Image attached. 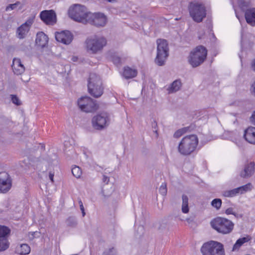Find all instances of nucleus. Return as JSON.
I'll list each match as a JSON object with an SVG mask.
<instances>
[{
	"mask_svg": "<svg viewBox=\"0 0 255 255\" xmlns=\"http://www.w3.org/2000/svg\"><path fill=\"white\" fill-rule=\"evenodd\" d=\"M11 186L9 175L6 172L0 173V191L5 193L8 191Z\"/></svg>",
	"mask_w": 255,
	"mask_h": 255,
	"instance_id": "2eb2a0df",
	"label": "nucleus"
},
{
	"mask_svg": "<svg viewBox=\"0 0 255 255\" xmlns=\"http://www.w3.org/2000/svg\"><path fill=\"white\" fill-rule=\"evenodd\" d=\"M225 214L229 215H234L236 217L238 218L239 215L235 212V210H234V209L232 208V207H230V208H229L228 209H227L226 210H225Z\"/></svg>",
	"mask_w": 255,
	"mask_h": 255,
	"instance_id": "e433bc0d",
	"label": "nucleus"
},
{
	"mask_svg": "<svg viewBox=\"0 0 255 255\" xmlns=\"http://www.w3.org/2000/svg\"><path fill=\"white\" fill-rule=\"evenodd\" d=\"M198 144V138L195 134H191L184 137L180 141L178 150L183 155H189L196 149Z\"/></svg>",
	"mask_w": 255,
	"mask_h": 255,
	"instance_id": "f257e3e1",
	"label": "nucleus"
},
{
	"mask_svg": "<svg viewBox=\"0 0 255 255\" xmlns=\"http://www.w3.org/2000/svg\"><path fill=\"white\" fill-rule=\"evenodd\" d=\"M201 251L203 255H225L223 245L216 241H210L204 243Z\"/></svg>",
	"mask_w": 255,
	"mask_h": 255,
	"instance_id": "1a4fd4ad",
	"label": "nucleus"
},
{
	"mask_svg": "<svg viewBox=\"0 0 255 255\" xmlns=\"http://www.w3.org/2000/svg\"><path fill=\"white\" fill-rule=\"evenodd\" d=\"M7 125H8L9 126H11L13 125V123L10 121H8Z\"/></svg>",
	"mask_w": 255,
	"mask_h": 255,
	"instance_id": "864d4df0",
	"label": "nucleus"
},
{
	"mask_svg": "<svg viewBox=\"0 0 255 255\" xmlns=\"http://www.w3.org/2000/svg\"><path fill=\"white\" fill-rule=\"evenodd\" d=\"M182 212L184 214H186L189 212L188 198L186 195H182Z\"/></svg>",
	"mask_w": 255,
	"mask_h": 255,
	"instance_id": "bb28decb",
	"label": "nucleus"
},
{
	"mask_svg": "<svg viewBox=\"0 0 255 255\" xmlns=\"http://www.w3.org/2000/svg\"><path fill=\"white\" fill-rule=\"evenodd\" d=\"M78 105L81 111L89 113L96 110L97 107L95 102L89 97H84L78 101Z\"/></svg>",
	"mask_w": 255,
	"mask_h": 255,
	"instance_id": "9b49d317",
	"label": "nucleus"
},
{
	"mask_svg": "<svg viewBox=\"0 0 255 255\" xmlns=\"http://www.w3.org/2000/svg\"><path fill=\"white\" fill-rule=\"evenodd\" d=\"M211 205L213 207L218 210L221 208L222 205V200L219 198L214 199L212 200Z\"/></svg>",
	"mask_w": 255,
	"mask_h": 255,
	"instance_id": "72a5a7b5",
	"label": "nucleus"
},
{
	"mask_svg": "<svg viewBox=\"0 0 255 255\" xmlns=\"http://www.w3.org/2000/svg\"><path fill=\"white\" fill-rule=\"evenodd\" d=\"M48 38L43 32H39L37 33L35 42L37 46L42 48L45 47L48 43Z\"/></svg>",
	"mask_w": 255,
	"mask_h": 255,
	"instance_id": "aec40b11",
	"label": "nucleus"
},
{
	"mask_svg": "<svg viewBox=\"0 0 255 255\" xmlns=\"http://www.w3.org/2000/svg\"><path fill=\"white\" fill-rule=\"evenodd\" d=\"M72 173L75 177L79 178L82 175V170L78 166H75L72 168Z\"/></svg>",
	"mask_w": 255,
	"mask_h": 255,
	"instance_id": "473e14b6",
	"label": "nucleus"
},
{
	"mask_svg": "<svg viewBox=\"0 0 255 255\" xmlns=\"http://www.w3.org/2000/svg\"><path fill=\"white\" fill-rule=\"evenodd\" d=\"M78 203L80 206L83 205V202L80 199L78 200Z\"/></svg>",
	"mask_w": 255,
	"mask_h": 255,
	"instance_id": "603ef678",
	"label": "nucleus"
},
{
	"mask_svg": "<svg viewBox=\"0 0 255 255\" xmlns=\"http://www.w3.org/2000/svg\"><path fill=\"white\" fill-rule=\"evenodd\" d=\"M253 188V185L249 183L245 185L237 188L238 194H243L247 192L251 191Z\"/></svg>",
	"mask_w": 255,
	"mask_h": 255,
	"instance_id": "cd10ccee",
	"label": "nucleus"
},
{
	"mask_svg": "<svg viewBox=\"0 0 255 255\" xmlns=\"http://www.w3.org/2000/svg\"><path fill=\"white\" fill-rule=\"evenodd\" d=\"M137 75V71L135 69H131L129 67L124 68L123 73V76L127 79L132 78Z\"/></svg>",
	"mask_w": 255,
	"mask_h": 255,
	"instance_id": "b1692460",
	"label": "nucleus"
},
{
	"mask_svg": "<svg viewBox=\"0 0 255 255\" xmlns=\"http://www.w3.org/2000/svg\"><path fill=\"white\" fill-rule=\"evenodd\" d=\"M10 230L4 226H0V238L7 239Z\"/></svg>",
	"mask_w": 255,
	"mask_h": 255,
	"instance_id": "c85d7f7f",
	"label": "nucleus"
},
{
	"mask_svg": "<svg viewBox=\"0 0 255 255\" xmlns=\"http://www.w3.org/2000/svg\"><path fill=\"white\" fill-rule=\"evenodd\" d=\"M247 22L252 26H255V8H248L245 12Z\"/></svg>",
	"mask_w": 255,
	"mask_h": 255,
	"instance_id": "412c9836",
	"label": "nucleus"
},
{
	"mask_svg": "<svg viewBox=\"0 0 255 255\" xmlns=\"http://www.w3.org/2000/svg\"><path fill=\"white\" fill-rule=\"evenodd\" d=\"M156 43L157 55L155 62L158 66H162L168 56V44L167 40L162 39H158Z\"/></svg>",
	"mask_w": 255,
	"mask_h": 255,
	"instance_id": "6e6552de",
	"label": "nucleus"
},
{
	"mask_svg": "<svg viewBox=\"0 0 255 255\" xmlns=\"http://www.w3.org/2000/svg\"><path fill=\"white\" fill-rule=\"evenodd\" d=\"M41 19L46 24L53 25L56 22V13L53 10H43L40 13Z\"/></svg>",
	"mask_w": 255,
	"mask_h": 255,
	"instance_id": "ddd939ff",
	"label": "nucleus"
},
{
	"mask_svg": "<svg viewBox=\"0 0 255 255\" xmlns=\"http://www.w3.org/2000/svg\"><path fill=\"white\" fill-rule=\"evenodd\" d=\"M67 225L69 226H74L76 225V221L75 219L70 217L67 220Z\"/></svg>",
	"mask_w": 255,
	"mask_h": 255,
	"instance_id": "a19ab883",
	"label": "nucleus"
},
{
	"mask_svg": "<svg viewBox=\"0 0 255 255\" xmlns=\"http://www.w3.org/2000/svg\"><path fill=\"white\" fill-rule=\"evenodd\" d=\"M54 173H53L52 172H50L49 173V175H48L49 178L52 182H54Z\"/></svg>",
	"mask_w": 255,
	"mask_h": 255,
	"instance_id": "49530a36",
	"label": "nucleus"
},
{
	"mask_svg": "<svg viewBox=\"0 0 255 255\" xmlns=\"http://www.w3.org/2000/svg\"><path fill=\"white\" fill-rule=\"evenodd\" d=\"M30 252V248L27 244H22L16 249V253L20 255H27Z\"/></svg>",
	"mask_w": 255,
	"mask_h": 255,
	"instance_id": "a878e982",
	"label": "nucleus"
},
{
	"mask_svg": "<svg viewBox=\"0 0 255 255\" xmlns=\"http://www.w3.org/2000/svg\"><path fill=\"white\" fill-rule=\"evenodd\" d=\"M108 2H115L116 1H117V0H106Z\"/></svg>",
	"mask_w": 255,
	"mask_h": 255,
	"instance_id": "5fc2aeb1",
	"label": "nucleus"
},
{
	"mask_svg": "<svg viewBox=\"0 0 255 255\" xmlns=\"http://www.w3.org/2000/svg\"><path fill=\"white\" fill-rule=\"evenodd\" d=\"M68 14L69 16L74 20L86 23L90 12L88 11L84 5L75 4L69 8Z\"/></svg>",
	"mask_w": 255,
	"mask_h": 255,
	"instance_id": "7ed1b4c3",
	"label": "nucleus"
},
{
	"mask_svg": "<svg viewBox=\"0 0 255 255\" xmlns=\"http://www.w3.org/2000/svg\"><path fill=\"white\" fill-rule=\"evenodd\" d=\"M254 170L255 164L251 162L245 165L244 170L240 173V176L243 178H248L253 175Z\"/></svg>",
	"mask_w": 255,
	"mask_h": 255,
	"instance_id": "6ab92c4d",
	"label": "nucleus"
},
{
	"mask_svg": "<svg viewBox=\"0 0 255 255\" xmlns=\"http://www.w3.org/2000/svg\"><path fill=\"white\" fill-rule=\"evenodd\" d=\"M211 225L214 229L222 234L230 233L234 227V223L231 220L220 217L212 220Z\"/></svg>",
	"mask_w": 255,
	"mask_h": 255,
	"instance_id": "20e7f679",
	"label": "nucleus"
},
{
	"mask_svg": "<svg viewBox=\"0 0 255 255\" xmlns=\"http://www.w3.org/2000/svg\"><path fill=\"white\" fill-rule=\"evenodd\" d=\"M244 137L249 143L255 144V127H249L244 131Z\"/></svg>",
	"mask_w": 255,
	"mask_h": 255,
	"instance_id": "a211bd4d",
	"label": "nucleus"
},
{
	"mask_svg": "<svg viewBox=\"0 0 255 255\" xmlns=\"http://www.w3.org/2000/svg\"><path fill=\"white\" fill-rule=\"evenodd\" d=\"M89 17L87 20V23H89L96 26H104L107 22V18L105 15L101 13H93L90 12Z\"/></svg>",
	"mask_w": 255,
	"mask_h": 255,
	"instance_id": "f8f14e48",
	"label": "nucleus"
},
{
	"mask_svg": "<svg viewBox=\"0 0 255 255\" xmlns=\"http://www.w3.org/2000/svg\"><path fill=\"white\" fill-rule=\"evenodd\" d=\"M9 246V243L8 239L0 238V252L6 250Z\"/></svg>",
	"mask_w": 255,
	"mask_h": 255,
	"instance_id": "7c9ffc66",
	"label": "nucleus"
},
{
	"mask_svg": "<svg viewBox=\"0 0 255 255\" xmlns=\"http://www.w3.org/2000/svg\"><path fill=\"white\" fill-rule=\"evenodd\" d=\"M107 43L105 37L95 35L87 38L85 41L86 48L89 53L96 54L102 51Z\"/></svg>",
	"mask_w": 255,
	"mask_h": 255,
	"instance_id": "f03ea898",
	"label": "nucleus"
},
{
	"mask_svg": "<svg viewBox=\"0 0 255 255\" xmlns=\"http://www.w3.org/2000/svg\"><path fill=\"white\" fill-rule=\"evenodd\" d=\"M138 229V230H140L141 232H142L143 230V227L142 226H139Z\"/></svg>",
	"mask_w": 255,
	"mask_h": 255,
	"instance_id": "6e6d98bb",
	"label": "nucleus"
},
{
	"mask_svg": "<svg viewBox=\"0 0 255 255\" xmlns=\"http://www.w3.org/2000/svg\"><path fill=\"white\" fill-rule=\"evenodd\" d=\"M188 127H185L177 130L174 134L175 138H179L183 134L185 133L188 130Z\"/></svg>",
	"mask_w": 255,
	"mask_h": 255,
	"instance_id": "2f4dec72",
	"label": "nucleus"
},
{
	"mask_svg": "<svg viewBox=\"0 0 255 255\" xmlns=\"http://www.w3.org/2000/svg\"><path fill=\"white\" fill-rule=\"evenodd\" d=\"M32 24V20L28 19L19 26L16 31L17 37L20 39L24 38L29 31Z\"/></svg>",
	"mask_w": 255,
	"mask_h": 255,
	"instance_id": "dca6fc26",
	"label": "nucleus"
},
{
	"mask_svg": "<svg viewBox=\"0 0 255 255\" xmlns=\"http://www.w3.org/2000/svg\"><path fill=\"white\" fill-rule=\"evenodd\" d=\"M252 67L253 70L255 71V59L252 61Z\"/></svg>",
	"mask_w": 255,
	"mask_h": 255,
	"instance_id": "8fccbe9b",
	"label": "nucleus"
},
{
	"mask_svg": "<svg viewBox=\"0 0 255 255\" xmlns=\"http://www.w3.org/2000/svg\"><path fill=\"white\" fill-rule=\"evenodd\" d=\"M89 93L95 98H99L103 93V88L101 78L96 73H91L88 84Z\"/></svg>",
	"mask_w": 255,
	"mask_h": 255,
	"instance_id": "39448f33",
	"label": "nucleus"
},
{
	"mask_svg": "<svg viewBox=\"0 0 255 255\" xmlns=\"http://www.w3.org/2000/svg\"><path fill=\"white\" fill-rule=\"evenodd\" d=\"M207 50L203 46L196 47L191 52L188 57V62L193 67H196L201 65L207 57Z\"/></svg>",
	"mask_w": 255,
	"mask_h": 255,
	"instance_id": "423d86ee",
	"label": "nucleus"
},
{
	"mask_svg": "<svg viewBox=\"0 0 255 255\" xmlns=\"http://www.w3.org/2000/svg\"><path fill=\"white\" fill-rule=\"evenodd\" d=\"M159 192L162 195H166L167 193L166 185L164 183H162L159 187Z\"/></svg>",
	"mask_w": 255,
	"mask_h": 255,
	"instance_id": "58836bf2",
	"label": "nucleus"
},
{
	"mask_svg": "<svg viewBox=\"0 0 255 255\" xmlns=\"http://www.w3.org/2000/svg\"><path fill=\"white\" fill-rule=\"evenodd\" d=\"M109 178L108 176H106L105 175H103L102 181L104 183L108 184L109 182Z\"/></svg>",
	"mask_w": 255,
	"mask_h": 255,
	"instance_id": "a18cd8bd",
	"label": "nucleus"
},
{
	"mask_svg": "<svg viewBox=\"0 0 255 255\" xmlns=\"http://www.w3.org/2000/svg\"><path fill=\"white\" fill-rule=\"evenodd\" d=\"M186 221H187V222H188L189 223H190V222L192 221V220H191L190 219H189V218H187V219H186Z\"/></svg>",
	"mask_w": 255,
	"mask_h": 255,
	"instance_id": "4d7b16f0",
	"label": "nucleus"
},
{
	"mask_svg": "<svg viewBox=\"0 0 255 255\" xmlns=\"http://www.w3.org/2000/svg\"><path fill=\"white\" fill-rule=\"evenodd\" d=\"M188 9L190 15L193 19L197 22H201L206 17V12L205 5L198 2L193 1L189 3Z\"/></svg>",
	"mask_w": 255,
	"mask_h": 255,
	"instance_id": "0eeeda50",
	"label": "nucleus"
},
{
	"mask_svg": "<svg viewBox=\"0 0 255 255\" xmlns=\"http://www.w3.org/2000/svg\"><path fill=\"white\" fill-rule=\"evenodd\" d=\"M55 38L59 42L68 45L72 42L73 36L71 32L68 30H63L55 33Z\"/></svg>",
	"mask_w": 255,
	"mask_h": 255,
	"instance_id": "4468645a",
	"label": "nucleus"
},
{
	"mask_svg": "<svg viewBox=\"0 0 255 255\" xmlns=\"http://www.w3.org/2000/svg\"><path fill=\"white\" fill-rule=\"evenodd\" d=\"M250 121L252 124L255 126V110L252 113V114L250 118Z\"/></svg>",
	"mask_w": 255,
	"mask_h": 255,
	"instance_id": "37998d69",
	"label": "nucleus"
},
{
	"mask_svg": "<svg viewBox=\"0 0 255 255\" xmlns=\"http://www.w3.org/2000/svg\"><path fill=\"white\" fill-rule=\"evenodd\" d=\"M80 210H81V211L82 212V216L84 217L85 215V212L84 205L80 206Z\"/></svg>",
	"mask_w": 255,
	"mask_h": 255,
	"instance_id": "de8ad7c7",
	"label": "nucleus"
},
{
	"mask_svg": "<svg viewBox=\"0 0 255 255\" xmlns=\"http://www.w3.org/2000/svg\"><path fill=\"white\" fill-rule=\"evenodd\" d=\"M251 240V237L250 236H246V237L241 238L237 240L235 244L234 245L232 251H238L240 248L245 243L249 242Z\"/></svg>",
	"mask_w": 255,
	"mask_h": 255,
	"instance_id": "4be33fe9",
	"label": "nucleus"
},
{
	"mask_svg": "<svg viewBox=\"0 0 255 255\" xmlns=\"http://www.w3.org/2000/svg\"><path fill=\"white\" fill-rule=\"evenodd\" d=\"M117 251L115 248L107 249L103 253V255H117Z\"/></svg>",
	"mask_w": 255,
	"mask_h": 255,
	"instance_id": "f704fd0d",
	"label": "nucleus"
},
{
	"mask_svg": "<svg viewBox=\"0 0 255 255\" xmlns=\"http://www.w3.org/2000/svg\"><path fill=\"white\" fill-rule=\"evenodd\" d=\"M10 96L11 100L13 104L17 106L20 105V102L17 97L14 95H11Z\"/></svg>",
	"mask_w": 255,
	"mask_h": 255,
	"instance_id": "4c0bfd02",
	"label": "nucleus"
},
{
	"mask_svg": "<svg viewBox=\"0 0 255 255\" xmlns=\"http://www.w3.org/2000/svg\"><path fill=\"white\" fill-rule=\"evenodd\" d=\"M73 143L74 140L72 139H70L68 141H65L64 145L65 148H67L69 147L72 149L73 148L72 144Z\"/></svg>",
	"mask_w": 255,
	"mask_h": 255,
	"instance_id": "ea45409f",
	"label": "nucleus"
},
{
	"mask_svg": "<svg viewBox=\"0 0 255 255\" xmlns=\"http://www.w3.org/2000/svg\"><path fill=\"white\" fill-rule=\"evenodd\" d=\"M23 7V4L20 1H17L14 3L9 4L5 8V11H9L16 9L20 10Z\"/></svg>",
	"mask_w": 255,
	"mask_h": 255,
	"instance_id": "393cba45",
	"label": "nucleus"
},
{
	"mask_svg": "<svg viewBox=\"0 0 255 255\" xmlns=\"http://www.w3.org/2000/svg\"><path fill=\"white\" fill-rule=\"evenodd\" d=\"M93 127L97 130H102L110 123V118L108 113L104 112L94 116L92 120Z\"/></svg>",
	"mask_w": 255,
	"mask_h": 255,
	"instance_id": "9d476101",
	"label": "nucleus"
},
{
	"mask_svg": "<svg viewBox=\"0 0 255 255\" xmlns=\"http://www.w3.org/2000/svg\"><path fill=\"white\" fill-rule=\"evenodd\" d=\"M113 61L116 65L119 64L121 63V58L118 56H114L113 57Z\"/></svg>",
	"mask_w": 255,
	"mask_h": 255,
	"instance_id": "79ce46f5",
	"label": "nucleus"
},
{
	"mask_svg": "<svg viewBox=\"0 0 255 255\" xmlns=\"http://www.w3.org/2000/svg\"><path fill=\"white\" fill-rule=\"evenodd\" d=\"M182 86L181 82L180 80H176L173 81L166 89L169 94L175 93L179 91Z\"/></svg>",
	"mask_w": 255,
	"mask_h": 255,
	"instance_id": "5701e85b",
	"label": "nucleus"
},
{
	"mask_svg": "<svg viewBox=\"0 0 255 255\" xmlns=\"http://www.w3.org/2000/svg\"><path fill=\"white\" fill-rule=\"evenodd\" d=\"M12 68L16 75H21L25 71V67L22 64L20 59L15 58L13 59Z\"/></svg>",
	"mask_w": 255,
	"mask_h": 255,
	"instance_id": "f3484780",
	"label": "nucleus"
},
{
	"mask_svg": "<svg viewBox=\"0 0 255 255\" xmlns=\"http://www.w3.org/2000/svg\"><path fill=\"white\" fill-rule=\"evenodd\" d=\"M78 57L77 56H73L72 57V59L71 60L73 61V62H77L78 61Z\"/></svg>",
	"mask_w": 255,
	"mask_h": 255,
	"instance_id": "3c124183",
	"label": "nucleus"
},
{
	"mask_svg": "<svg viewBox=\"0 0 255 255\" xmlns=\"http://www.w3.org/2000/svg\"><path fill=\"white\" fill-rule=\"evenodd\" d=\"M198 37H199V39H201L202 38V37L200 35H199Z\"/></svg>",
	"mask_w": 255,
	"mask_h": 255,
	"instance_id": "13d9d810",
	"label": "nucleus"
},
{
	"mask_svg": "<svg viewBox=\"0 0 255 255\" xmlns=\"http://www.w3.org/2000/svg\"><path fill=\"white\" fill-rule=\"evenodd\" d=\"M238 3L242 9L247 7L250 4V2L247 0H238Z\"/></svg>",
	"mask_w": 255,
	"mask_h": 255,
	"instance_id": "c9c22d12",
	"label": "nucleus"
},
{
	"mask_svg": "<svg viewBox=\"0 0 255 255\" xmlns=\"http://www.w3.org/2000/svg\"><path fill=\"white\" fill-rule=\"evenodd\" d=\"M151 126L153 129L154 130H153L154 132H155L156 134H157V124L155 121H153L151 124Z\"/></svg>",
	"mask_w": 255,
	"mask_h": 255,
	"instance_id": "c03bdc74",
	"label": "nucleus"
},
{
	"mask_svg": "<svg viewBox=\"0 0 255 255\" xmlns=\"http://www.w3.org/2000/svg\"><path fill=\"white\" fill-rule=\"evenodd\" d=\"M238 192L237 188L230 190H225L222 192V195L225 197H234L238 195Z\"/></svg>",
	"mask_w": 255,
	"mask_h": 255,
	"instance_id": "c756f323",
	"label": "nucleus"
},
{
	"mask_svg": "<svg viewBox=\"0 0 255 255\" xmlns=\"http://www.w3.org/2000/svg\"><path fill=\"white\" fill-rule=\"evenodd\" d=\"M252 90L253 94L255 96V81L252 86Z\"/></svg>",
	"mask_w": 255,
	"mask_h": 255,
	"instance_id": "09e8293b",
	"label": "nucleus"
}]
</instances>
